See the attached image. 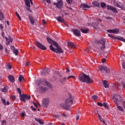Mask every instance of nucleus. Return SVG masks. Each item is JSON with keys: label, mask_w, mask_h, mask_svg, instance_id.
<instances>
[{"label": "nucleus", "mask_w": 125, "mask_h": 125, "mask_svg": "<svg viewBox=\"0 0 125 125\" xmlns=\"http://www.w3.org/2000/svg\"><path fill=\"white\" fill-rule=\"evenodd\" d=\"M1 125H6V121H5V120L2 121Z\"/></svg>", "instance_id": "nucleus-45"}, {"label": "nucleus", "mask_w": 125, "mask_h": 125, "mask_svg": "<svg viewBox=\"0 0 125 125\" xmlns=\"http://www.w3.org/2000/svg\"><path fill=\"white\" fill-rule=\"evenodd\" d=\"M21 117H25V113H24L23 112H22L21 114Z\"/></svg>", "instance_id": "nucleus-59"}, {"label": "nucleus", "mask_w": 125, "mask_h": 125, "mask_svg": "<svg viewBox=\"0 0 125 125\" xmlns=\"http://www.w3.org/2000/svg\"><path fill=\"white\" fill-rule=\"evenodd\" d=\"M1 91H2V92H7V88H6V87L4 88H1Z\"/></svg>", "instance_id": "nucleus-33"}, {"label": "nucleus", "mask_w": 125, "mask_h": 125, "mask_svg": "<svg viewBox=\"0 0 125 125\" xmlns=\"http://www.w3.org/2000/svg\"><path fill=\"white\" fill-rule=\"evenodd\" d=\"M66 80H67V78L64 77L63 79H61L60 82H61L62 84H64L65 83V81H66Z\"/></svg>", "instance_id": "nucleus-27"}, {"label": "nucleus", "mask_w": 125, "mask_h": 125, "mask_svg": "<svg viewBox=\"0 0 125 125\" xmlns=\"http://www.w3.org/2000/svg\"><path fill=\"white\" fill-rule=\"evenodd\" d=\"M67 45L69 47H72V48H75V47H76V45H74V44L72 42H68L67 43Z\"/></svg>", "instance_id": "nucleus-23"}, {"label": "nucleus", "mask_w": 125, "mask_h": 125, "mask_svg": "<svg viewBox=\"0 0 125 125\" xmlns=\"http://www.w3.org/2000/svg\"><path fill=\"white\" fill-rule=\"evenodd\" d=\"M29 19L30 21L31 25H35V20H34V17L29 16Z\"/></svg>", "instance_id": "nucleus-20"}, {"label": "nucleus", "mask_w": 125, "mask_h": 125, "mask_svg": "<svg viewBox=\"0 0 125 125\" xmlns=\"http://www.w3.org/2000/svg\"><path fill=\"white\" fill-rule=\"evenodd\" d=\"M79 81L82 83H92L93 80L89 77L88 75L82 73L79 75Z\"/></svg>", "instance_id": "nucleus-3"}, {"label": "nucleus", "mask_w": 125, "mask_h": 125, "mask_svg": "<svg viewBox=\"0 0 125 125\" xmlns=\"http://www.w3.org/2000/svg\"><path fill=\"white\" fill-rule=\"evenodd\" d=\"M99 70H100L101 71H105L106 74H109L110 73V69L107 68V66H100L99 67Z\"/></svg>", "instance_id": "nucleus-9"}, {"label": "nucleus", "mask_w": 125, "mask_h": 125, "mask_svg": "<svg viewBox=\"0 0 125 125\" xmlns=\"http://www.w3.org/2000/svg\"><path fill=\"white\" fill-rule=\"evenodd\" d=\"M108 33H112L113 34H118L120 32V29L116 28L115 29H108L107 30Z\"/></svg>", "instance_id": "nucleus-14"}, {"label": "nucleus", "mask_w": 125, "mask_h": 125, "mask_svg": "<svg viewBox=\"0 0 125 125\" xmlns=\"http://www.w3.org/2000/svg\"><path fill=\"white\" fill-rule=\"evenodd\" d=\"M98 106H100L101 107H103V104L101 103H98Z\"/></svg>", "instance_id": "nucleus-49"}, {"label": "nucleus", "mask_w": 125, "mask_h": 125, "mask_svg": "<svg viewBox=\"0 0 125 125\" xmlns=\"http://www.w3.org/2000/svg\"><path fill=\"white\" fill-rule=\"evenodd\" d=\"M105 19H106L107 20H109L110 19V20H112V17H104Z\"/></svg>", "instance_id": "nucleus-48"}, {"label": "nucleus", "mask_w": 125, "mask_h": 125, "mask_svg": "<svg viewBox=\"0 0 125 125\" xmlns=\"http://www.w3.org/2000/svg\"><path fill=\"white\" fill-rule=\"evenodd\" d=\"M5 39L6 42H8V41H9V40L12 39V38H11V36H9V37H8V38H7V37H5Z\"/></svg>", "instance_id": "nucleus-40"}, {"label": "nucleus", "mask_w": 125, "mask_h": 125, "mask_svg": "<svg viewBox=\"0 0 125 125\" xmlns=\"http://www.w3.org/2000/svg\"><path fill=\"white\" fill-rule=\"evenodd\" d=\"M39 89L42 91V92H44V91H46V87H43L42 86H41L39 87Z\"/></svg>", "instance_id": "nucleus-28"}, {"label": "nucleus", "mask_w": 125, "mask_h": 125, "mask_svg": "<svg viewBox=\"0 0 125 125\" xmlns=\"http://www.w3.org/2000/svg\"><path fill=\"white\" fill-rule=\"evenodd\" d=\"M122 67H123V69H125V62H123L122 63Z\"/></svg>", "instance_id": "nucleus-50"}, {"label": "nucleus", "mask_w": 125, "mask_h": 125, "mask_svg": "<svg viewBox=\"0 0 125 125\" xmlns=\"http://www.w3.org/2000/svg\"><path fill=\"white\" fill-rule=\"evenodd\" d=\"M25 2V5L27 6V7H31V5L30 4V2L31 4H33V1L32 0H24Z\"/></svg>", "instance_id": "nucleus-16"}, {"label": "nucleus", "mask_w": 125, "mask_h": 125, "mask_svg": "<svg viewBox=\"0 0 125 125\" xmlns=\"http://www.w3.org/2000/svg\"><path fill=\"white\" fill-rule=\"evenodd\" d=\"M55 75H58L60 78H62L63 77V75L60 73H59V72L58 71H55Z\"/></svg>", "instance_id": "nucleus-31"}, {"label": "nucleus", "mask_w": 125, "mask_h": 125, "mask_svg": "<svg viewBox=\"0 0 125 125\" xmlns=\"http://www.w3.org/2000/svg\"><path fill=\"white\" fill-rule=\"evenodd\" d=\"M53 4L56 6V7L59 9H61V8H63V1L62 0H59L57 3L54 2Z\"/></svg>", "instance_id": "nucleus-8"}, {"label": "nucleus", "mask_w": 125, "mask_h": 125, "mask_svg": "<svg viewBox=\"0 0 125 125\" xmlns=\"http://www.w3.org/2000/svg\"><path fill=\"white\" fill-rule=\"evenodd\" d=\"M107 10H112L114 13H118V11L117 10V9L112 6L107 5L106 6Z\"/></svg>", "instance_id": "nucleus-12"}, {"label": "nucleus", "mask_w": 125, "mask_h": 125, "mask_svg": "<svg viewBox=\"0 0 125 125\" xmlns=\"http://www.w3.org/2000/svg\"><path fill=\"white\" fill-rule=\"evenodd\" d=\"M92 4L93 5H94V6H99V5H100L99 3H98V2L97 1L93 2Z\"/></svg>", "instance_id": "nucleus-29"}, {"label": "nucleus", "mask_w": 125, "mask_h": 125, "mask_svg": "<svg viewBox=\"0 0 125 125\" xmlns=\"http://www.w3.org/2000/svg\"><path fill=\"white\" fill-rule=\"evenodd\" d=\"M8 79L11 82V83L14 82L15 79H14V76L13 75H9L8 77Z\"/></svg>", "instance_id": "nucleus-22"}, {"label": "nucleus", "mask_w": 125, "mask_h": 125, "mask_svg": "<svg viewBox=\"0 0 125 125\" xmlns=\"http://www.w3.org/2000/svg\"><path fill=\"white\" fill-rule=\"evenodd\" d=\"M50 70L48 68H46L43 69V70L42 71L41 75L42 76H45V75H48V72H49Z\"/></svg>", "instance_id": "nucleus-15"}, {"label": "nucleus", "mask_w": 125, "mask_h": 125, "mask_svg": "<svg viewBox=\"0 0 125 125\" xmlns=\"http://www.w3.org/2000/svg\"><path fill=\"white\" fill-rule=\"evenodd\" d=\"M1 36L2 37L4 38V32H2Z\"/></svg>", "instance_id": "nucleus-64"}, {"label": "nucleus", "mask_w": 125, "mask_h": 125, "mask_svg": "<svg viewBox=\"0 0 125 125\" xmlns=\"http://www.w3.org/2000/svg\"><path fill=\"white\" fill-rule=\"evenodd\" d=\"M19 81L20 83H21V82H23V81H25L24 77L22 75H20L19 77Z\"/></svg>", "instance_id": "nucleus-26"}, {"label": "nucleus", "mask_w": 125, "mask_h": 125, "mask_svg": "<svg viewBox=\"0 0 125 125\" xmlns=\"http://www.w3.org/2000/svg\"><path fill=\"white\" fill-rule=\"evenodd\" d=\"M73 99H74V97L69 94V98L65 100V103L61 104L60 106L65 110H71V106L73 104Z\"/></svg>", "instance_id": "nucleus-2"}, {"label": "nucleus", "mask_w": 125, "mask_h": 125, "mask_svg": "<svg viewBox=\"0 0 125 125\" xmlns=\"http://www.w3.org/2000/svg\"><path fill=\"white\" fill-rule=\"evenodd\" d=\"M116 88H118V89H122V84H118L116 86Z\"/></svg>", "instance_id": "nucleus-35"}, {"label": "nucleus", "mask_w": 125, "mask_h": 125, "mask_svg": "<svg viewBox=\"0 0 125 125\" xmlns=\"http://www.w3.org/2000/svg\"><path fill=\"white\" fill-rule=\"evenodd\" d=\"M35 42L39 48H40V49H42V50H46V48L45 47V46H44V45H42V43H40V42L38 41H36Z\"/></svg>", "instance_id": "nucleus-11"}, {"label": "nucleus", "mask_w": 125, "mask_h": 125, "mask_svg": "<svg viewBox=\"0 0 125 125\" xmlns=\"http://www.w3.org/2000/svg\"><path fill=\"white\" fill-rule=\"evenodd\" d=\"M93 28L95 29H98V22H94L93 25Z\"/></svg>", "instance_id": "nucleus-30"}, {"label": "nucleus", "mask_w": 125, "mask_h": 125, "mask_svg": "<svg viewBox=\"0 0 125 125\" xmlns=\"http://www.w3.org/2000/svg\"><path fill=\"white\" fill-rule=\"evenodd\" d=\"M62 117H64L65 118L67 117V115H66L65 114L62 113Z\"/></svg>", "instance_id": "nucleus-60"}, {"label": "nucleus", "mask_w": 125, "mask_h": 125, "mask_svg": "<svg viewBox=\"0 0 125 125\" xmlns=\"http://www.w3.org/2000/svg\"><path fill=\"white\" fill-rule=\"evenodd\" d=\"M11 49L14 51L15 50V47H14V46H11Z\"/></svg>", "instance_id": "nucleus-52"}, {"label": "nucleus", "mask_w": 125, "mask_h": 125, "mask_svg": "<svg viewBox=\"0 0 125 125\" xmlns=\"http://www.w3.org/2000/svg\"><path fill=\"white\" fill-rule=\"evenodd\" d=\"M103 83L104 87H105V88H108L109 87V83H108V82H107V81H103Z\"/></svg>", "instance_id": "nucleus-18"}, {"label": "nucleus", "mask_w": 125, "mask_h": 125, "mask_svg": "<svg viewBox=\"0 0 125 125\" xmlns=\"http://www.w3.org/2000/svg\"><path fill=\"white\" fill-rule=\"evenodd\" d=\"M0 29H1V30H2V29H3V26H2V24H0Z\"/></svg>", "instance_id": "nucleus-57"}, {"label": "nucleus", "mask_w": 125, "mask_h": 125, "mask_svg": "<svg viewBox=\"0 0 125 125\" xmlns=\"http://www.w3.org/2000/svg\"><path fill=\"white\" fill-rule=\"evenodd\" d=\"M80 30L81 31V32H82V33H83V34H86L88 33V32H89V29H84L81 28L80 29Z\"/></svg>", "instance_id": "nucleus-24"}, {"label": "nucleus", "mask_w": 125, "mask_h": 125, "mask_svg": "<svg viewBox=\"0 0 125 125\" xmlns=\"http://www.w3.org/2000/svg\"><path fill=\"white\" fill-rule=\"evenodd\" d=\"M113 99H115L114 100V102L116 104V102H118V101H119V102H120V101H122V100H123V98H122V97L120 95L117 94H115L113 96Z\"/></svg>", "instance_id": "nucleus-10"}, {"label": "nucleus", "mask_w": 125, "mask_h": 125, "mask_svg": "<svg viewBox=\"0 0 125 125\" xmlns=\"http://www.w3.org/2000/svg\"><path fill=\"white\" fill-rule=\"evenodd\" d=\"M100 122H101L102 123H103V124H104V125H107V124H106V123H105V121H104V119H103V118L102 117H101V118L99 119Z\"/></svg>", "instance_id": "nucleus-32"}, {"label": "nucleus", "mask_w": 125, "mask_h": 125, "mask_svg": "<svg viewBox=\"0 0 125 125\" xmlns=\"http://www.w3.org/2000/svg\"><path fill=\"white\" fill-rule=\"evenodd\" d=\"M26 9L28 11H30V12H31V13H32V12H33V11H32V10H31V9H30L29 8H26Z\"/></svg>", "instance_id": "nucleus-54"}, {"label": "nucleus", "mask_w": 125, "mask_h": 125, "mask_svg": "<svg viewBox=\"0 0 125 125\" xmlns=\"http://www.w3.org/2000/svg\"><path fill=\"white\" fill-rule=\"evenodd\" d=\"M11 99L12 100H15V99H16V96H11Z\"/></svg>", "instance_id": "nucleus-47"}, {"label": "nucleus", "mask_w": 125, "mask_h": 125, "mask_svg": "<svg viewBox=\"0 0 125 125\" xmlns=\"http://www.w3.org/2000/svg\"><path fill=\"white\" fill-rule=\"evenodd\" d=\"M46 0V2L47 3H51V2L50 1V0Z\"/></svg>", "instance_id": "nucleus-58"}, {"label": "nucleus", "mask_w": 125, "mask_h": 125, "mask_svg": "<svg viewBox=\"0 0 125 125\" xmlns=\"http://www.w3.org/2000/svg\"><path fill=\"white\" fill-rule=\"evenodd\" d=\"M3 49V47L1 44H0V50H2Z\"/></svg>", "instance_id": "nucleus-53"}, {"label": "nucleus", "mask_w": 125, "mask_h": 125, "mask_svg": "<svg viewBox=\"0 0 125 125\" xmlns=\"http://www.w3.org/2000/svg\"><path fill=\"white\" fill-rule=\"evenodd\" d=\"M14 53H15V55H17L19 52V51H18V50L17 49H15L13 51Z\"/></svg>", "instance_id": "nucleus-41"}, {"label": "nucleus", "mask_w": 125, "mask_h": 125, "mask_svg": "<svg viewBox=\"0 0 125 125\" xmlns=\"http://www.w3.org/2000/svg\"><path fill=\"white\" fill-rule=\"evenodd\" d=\"M42 22L43 24V25H45L46 24V23L45 22V20H42Z\"/></svg>", "instance_id": "nucleus-56"}, {"label": "nucleus", "mask_w": 125, "mask_h": 125, "mask_svg": "<svg viewBox=\"0 0 125 125\" xmlns=\"http://www.w3.org/2000/svg\"><path fill=\"white\" fill-rule=\"evenodd\" d=\"M42 83H45L44 85L46 86H48V87H50V88H52L53 87L52 85H51V84H50L49 82H47V81H46L45 79H39L37 80V85L39 86V85H40V84H41Z\"/></svg>", "instance_id": "nucleus-5"}, {"label": "nucleus", "mask_w": 125, "mask_h": 125, "mask_svg": "<svg viewBox=\"0 0 125 125\" xmlns=\"http://www.w3.org/2000/svg\"><path fill=\"white\" fill-rule=\"evenodd\" d=\"M116 104L117 105V107L118 109L120 111H121L122 112H125V110L124 109V108L122 106L119 105V103L118 102H116Z\"/></svg>", "instance_id": "nucleus-19"}, {"label": "nucleus", "mask_w": 125, "mask_h": 125, "mask_svg": "<svg viewBox=\"0 0 125 125\" xmlns=\"http://www.w3.org/2000/svg\"><path fill=\"white\" fill-rule=\"evenodd\" d=\"M17 90L19 93L20 98L21 101H23V102L26 103V100H30V99H31V96H27V95L24 94L22 95V92H21L20 88H18Z\"/></svg>", "instance_id": "nucleus-4"}, {"label": "nucleus", "mask_w": 125, "mask_h": 125, "mask_svg": "<svg viewBox=\"0 0 125 125\" xmlns=\"http://www.w3.org/2000/svg\"><path fill=\"white\" fill-rule=\"evenodd\" d=\"M29 65H30V62H27L26 63H25V66H29Z\"/></svg>", "instance_id": "nucleus-62"}, {"label": "nucleus", "mask_w": 125, "mask_h": 125, "mask_svg": "<svg viewBox=\"0 0 125 125\" xmlns=\"http://www.w3.org/2000/svg\"><path fill=\"white\" fill-rule=\"evenodd\" d=\"M12 41H13V39L9 40V41L6 42V44H9L10 42H12Z\"/></svg>", "instance_id": "nucleus-44"}, {"label": "nucleus", "mask_w": 125, "mask_h": 125, "mask_svg": "<svg viewBox=\"0 0 125 125\" xmlns=\"http://www.w3.org/2000/svg\"><path fill=\"white\" fill-rule=\"evenodd\" d=\"M97 21H98V22H102V20H101V19L100 18H97Z\"/></svg>", "instance_id": "nucleus-51"}, {"label": "nucleus", "mask_w": 125, "mask_h": 125, "mask_svg": "<svg viewBox=\"0 0 125 125\" xmlns=\"http://www.w3.org/2000/svg\"><path fill=\"white\" fill-rule=\"evenodd\" d=\"M16 14L18 18L19 19L20 21H21V20H22V19H21V17L19 15V14H18V13H17V12H16Z\"/></svg>", "instance_id": "nucleus-36"}, {"label": "nucleus", "mask_w": 125, "mask_h": 125, "mask_svg": "<svg viewBox=\"0 0 125 125\" xmlns=\"http://www.w3.org/2000/svg\"><path fill=\"white\" fill-rule=\"evenodd\" d=\"M92 99L94 101H95L96 100V99H98V96H97V95H94L92 96Z\"/></svg>", "instance_id": "nucleus-39"}, {"label": "nucleus", "mask_w": 125, "mask_h": 125, "mask_svg": "<svg viewBox=\"0 0 125 125\" xmlns=\"http://www.w3.org/2000/svg\"><path fill=\"white\" fill-rule=\"evenodd\" d=\"M46 40L48 42L51 44L49 46L50 50L53 52H56V53H63V50L60 47L57 42L53 41L49 37H47Z\"/></svg>", "instance_id": "nucleus-1"}, {"label": "nucleus", "mask_w": 125, "mask_h": 125, "mask_svg": "<svg viewBox=\"0 0 125 125\" xmlns=\"http://www.w3.org/2000/svg\"><path fill=\"white\" fill-rule=\"evenodd\" d=\"M71 31L74 33L75 36H77V37H81V31H80V30L76 29H72Z\"/></svg>", "instance_id": "nucleus-13"}, {"label": "nucleus", "mask_w": 125, "mask_h": 125, "mask_svg": "<svg viewBox=\"0 0 125 125\" xmlns=\"http://www.w3.org/2000/svg\"><path fill=\"white\" fill-rule=\"evenodd\" d=\"M67 3L68 4H72V2H73V0H66Z\"/></svg>", "instance_id": "nucleus-42"}, {"label": "nucleus", "mask_w": 125, "mask_h": 125, "mask_svg": "<svg viewBox=\"0 0 125 125\" xmlns=\"http://www.w3.org/2000/svg\"><path fill=\"white\" fill-rule=\"evenodd\" d=\"M1 101L3 103V104H4V105H5V106H6V101H5V99H1Z\"/></svg>", "instance_id": "nucleus-37"}, {"label": "nucleus", "mask_w": 125, "mask_h": 125, "mask_svg": "<svg viewBox=\"0 0 125 125\" xmlns=\"http://www.w3.org/2000/svg\"><path fill=\"white\" fill-rule=\"evenodd\" d=\"M49 99L48 98H44L42 101V106L43 108H47L49 105Z\"/></svg>", "instance_id": "nucleus-7"}, {"label": "nucleus", "mask_w": 125, "mask_h": 125, "mask_svg": "<svg viewBox=\"0 0 125 125\" xmlns=\"http://www.w3.org/2000/svg\"><path fill=\"white\" fill-rule=\"evenodd\" d=\"M103 105L104 107V108H107V109H109V107H108V105H107L106 103H104Z\"/></svg>", "instance_id": "nucleus-43"}, {"label": "nucleus", "mask_w": 125, "mask_h": 125, "mask_svg": "<svg viewBox=\"0 0 125 125\" xmlns=\"http://www.w3.org/2000/svg\"><path fill=\"white\" fill-rule=\"evenodd\" d=\"M102 63H105V62H106V59H103L102 60Z\"/></svg>", "instance_id": "nucleus-55"}, {"label": "nucleus", "mask_w": 125, "mask_h": 125, "mask_svg": "<svg viewBox=\"0 0 125 125\" xmlns=\"http://www.w3.org/2000/svg\"><path fill=\"white\" fill-rule=\"evenodd\" d=\"M101 6L102 8H104V7H105V6H106V3L105 2H101Z\"/></svg>", "instance_id": "nucleus-34"}, {"label": "nucleus", "mask_w": 125, "mask_h": 125, "mask_svg": "<svg viewBox=\"0 0 125 125\" xmlns=\"http://www.w3.org/2000/svg\"><path fill=\"white\" fill-rule=\"evenodd\" d=\"M71 78H72V79H75L76 78V77H75L74 76H70L68 78H66V79L69 80V79H71Z\"/></svg>", "instance_id": "nucleus-46"}, {"label": "nucleus", "mask_w": 125, "mask_h": 125, "mask_svg": "<svg viewBox=\"0 0 125 125\" xmlns=\"http://www.w3.org/2000/svg\"><path fill=\"white\" fill-rule=\"evenodd\" d=\"M53 118H55L56 119H59V118H60V117H61V116L59 115H55L54 114L53 116Z\"/></svg>", "instance_id": "nucleus-38"}, {"label": "nucleus", "mask_w": 125, "mask_h": 125, "mask_svg": "<svg viewBox=\"0 0 125 125\" xmlns=\"http://www.w3.org/2000/svg\"><path fill=\"white\" fill-rule=\"evenodd\" d=\"M32 103L34 104V105L35 106V107H36V108H38V105L36 104V103L33 102Z\"/></svg>", "instance_id": "nucleus-61"}, {"label": "nucleus", "mask_w": 125, "mask_h": 125, "mask_svg": "<svg viewBox=\"0 0 125 125\" xmlns=\"http://www.w3.org/2000/svg\"><path fill=\"white\" fill-rule=\"evenodd\" d=\"M98 44H102V46L100 47V49L99 50V53H100V50H104L106 47L105 43H106V40L104 39H102L96 42Z\"/></svg>", "instance_id": "nucleus-6"}, {"label": "nucleus", "mask_w": 125, "mask_h": 125, "mask_svg": "<svg viewBox=\"0 0 125 125\" xmlns=\"http://www.w3.org/2000/svg\"><path fill=\"white\" fill-rule=\"evenodd\" d=\"M123 107L125 108V101H124L122 103Z\"/></svg>", "instance_id": "nucleus-63"}, {"label": "nucleus", "mask_w": 125, "mask_h": 125, "mask_svg": "<svg viewBox=\"0 0 125 125\" xmlns=\"http://www.w3.org/2000/svg\"><path fill=\"white\" fill-rule=\"evenodd\" d=\"M35 120L36 122H38V123H39V124H40V125H44V122H43L41 119H37V118H35Z\"/></svg>", "instance_id": "nucleus-25"}, {"label": "nucleus", "mask_w": 125, "mask_h": 125, "mask_svg": "<svg viewBox=\"0 0 125 125\" xmlns=\"http://www.w3.org/2000/svg\"><path fill=\"white\" fill-rule=\"evenodd\" d=\"M56 19L60 23H64L65 20L61 16H58L56 18Z\"/></svg>", "instance_id": "nucleus-17"}, {"label": "nucleus", "mask_w": 125, "mask_h": 125, "mask_svg": "<svg viewBox=\"0 0 125 125\" xmlns=\"http://www.w3.org/2000/svg\"><path fill=\"white\" fill-rule=\"evenodd\" d=\"M80 8L82 9H85V8H89V6L85 4H82L80 5Z\"/></svg>", "instance_id": "nucleus-21"}]
</instances>
